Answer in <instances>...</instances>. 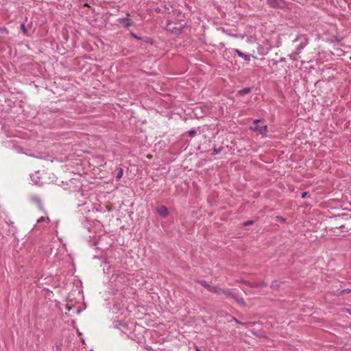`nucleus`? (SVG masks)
I'll use <instances>...</instances> for the list:
<instances>
[{
    "mask_svg": "<svg viewBox=\"0 0 351 351\" xmlns=\"http://www.w3.org/2000/svg\"><path fill=\"white\" fill-rule=\"evenodd\" d=\"M235 52L238 54L239 56L241 57V58H245V60H249V56L244 54L243 53H242L241 51H240L238 49H235Z\"/></svg>",
    "mask_w": 351,
    "mask_h": 351,
    "instance_id": "nucleus-8",
    "label": "nucleus"
},
{
    "mask_svg": "<svg viewBox=\"0 0 351 351\" xmlns=\"http://www.w3.org/2000/svg\"><path fill=\"white\" fill-rule=\"evenodd\" d=\"M21 28H22V29H23L25 31V25H21Z\"/></svg>",
    "mask_w": 351,
    "mask_h": 351,
    "instance_id": "nucleus-16",
    "label": "nucleus"
},
{
    "mask_svg": "<svg viewBox=\"0 0 351 351\" xmlns=\"http://www.w3.org/2000/svg\"><path fill=\"white\" fill-rule=\"evenodd\" d=\"M157 213L162 217H166L169 215L167 208L165 206H160L156 208Z\"/></svg>",
    "mask_w": 351,
    "mask_h": 351,
    "instance_id": "nucleus-4",
    "label": "nucleus"
},
{
    "mask_svg": "<svg viewBox=\"0 0 351 351\" xmlns=\"http://www.w3.org/2000/svg\"><path fill=\"white\" fill-rule=\"evenodd\" d=\"M308 193L306 192H304L302 194V197L305 198L307 196Z\"/></svg>",
    "mask_w": 351,
    "mask_h": 351,
    "instance_id": "nucleus-14",
    "label": "nucleus"
},
{
    "mask_svg": "<svg viewBox=\"0 0 351 351\" xmlns=\"http://www.w3.org/2000/svg\"><path fill=\"white\" fill-rule=\"evenodd\" d=\"M196 132L195 130H191L189 131V135L191 136H193L195 134Z\"/></svg>",
    "mask_w": 351,
    "mask_h": 351,
    "instance_id": "nucleus-13",
    "label": "nucleus"
},
{
    "mask_svg": "<svg viewBox=\"0 0 351 351\" xmlns=\"http://www.w3.org/2000/svg\"><path fill=\"white\" fill-rule=\"evenodd\" d=\"M183 27H184L183 25H180L178 27H173V23L171 22L168 23V24L167 25V29L169 31H171L176 34L180 33L181 29H182Z\"/></svg>",
    "mask_w": 351,
    "mask_h": 351,
    "instance_id": "nucleus-3",
    "label": "nucleus"
},
{
    "mask_svg": "<svg viewBox=\"0 0 351 351\" xmlns=\"http://www.w3.org/2000/svg\"><path fill=\"white\" fill-rule=\"evenodd\" d=\"M261 119H256L254 121V125L250 126V129L251 130H253L254 132H257L261 134H265L267 132V126L263 125V126H259L257 125L258 123L261 122Z\"/></svg>",
    "mask_w": 351,
    "mask_h": 351,
    "instance_id": "nucleus-1",
    "label": "nucleus"
},
{
    "mask_svg": "<svg viewBox=\"0 0 351 351\" xmlns=\"http://www.w3.org/2000/svg\"><path fill=\"white\" fill-rule=\"evenodd\" d=\"M123 175V171L121 168L119 169V171L117 175V179H120Z\"/></svg>",
    "mask_w": 351,
    "mask_h": 351,
    "instance_id": "nucleus-10",
    "label": "nucleus"
},
{
    "mask_svg": "<svg viewBox=\"0 0 351 351\" xmlns=\"http://www.w3.org/2000/svg\"><path fill=\"white\" fill-rule=\"evenodd\" d=\"M199 283L203 287H204L206 289H207L209 291H210L212 286L208 284L206 281L200 280L199 281Z\"/></svg>",
    "mask_w": 351,
    "mask_h": 351,
    "instance_id": "nucleus-7",
    "label": "nucleus"
},
{
    "mask_svg": "<svg viewBox=\"0 0 351 351\" xmlns=\"http://www.w3.org/2000/svg\"><path fill=\"white\" fill-rule=\"evenodd\" d=\"M252 223H253L252 221H247L243 223V226H248V225H251Z\"/></svg>",
    "mask_w": 351,
    "mask_h": 351,
    "instance_id": "nucleus-12",
    "label": "nucleus"
},
{
    "mask_svg": "<svg viewBox=\"0 0 351 351\" xmlns=\"http://www.w3.org/2000/svg\"><path fill=\"white\" fill-rule=\"evenodd\" d=\"M221 294H224L226 296H232L234 298V295L231 293V292L229 290H225L222 289Z\"/></svg>",
    "mask_w": 351,
    "mask_h": 351,
    "instance_id": "nucleus-9",
    "label": "nucleus"
},
{
    "mask_svg": "<svg viewBox=\"0 0 351 351\" xmlns=\"http://www.w3.org/2000/svg\"><path fill=\"white\" fill-rule=\"evenodd\" d=\"M195 351H202L199 348L196 347L195 348Z\"/></svg>",
    "mask_w": 351,
    "mask_h": 351,
    "instance_id": "nucleus-15",
    "label": "nucleus"
},
{
    "mask_svg": "<svg viewBox=\"0 0 351 351\" xmlns=\"http://www.w3.org/2000/svg\"><path fill=\"white\" fill-rule=\"evenodd\" d=\"M250 92H251V88H243L242 90H239L237 94L240 95H245V94H248Z\"/></svg>",
    "mask_w": 351,
    "mask_h": 351,
    "instance_id": "nucleus-6",
    "label": "nucleus"
},
{
    "mask_svg": "<svg viewBox=\"0 0 351 351\" xmlns=\"http://www.w3.org/2000/svg\"><path fill=\"white\" fill-rule=\"evenodd\" d=\"M210 291L217 294H221L222 289L218 287L212 286Z\"/></svg>",
    "mask_w": 351,
    "mask_h": 351,
    "instance_id": "nucleus-5",
    "label": "nucleus"
},
{
    "mask_svg": "<svg viewBox=\"0 0 351 351\" xmlns=\"http://www.w3.org/2000/svg\"><path fill=\"white\" fill-rule=\"evenodd\" d=\"M45 220H47L48 221H50L49 218H48V217H47V218L45 219V217H40V218L38 219V223H40V222H42V221H45Z\"/></svg>",
    "mask_w": 351,
    "mask_h": 351,
    "instance_id": "nucleus-11",
    "label": "nucleus"
},
{
    "mask_svg": "<svg viewBox=\"0 0 351 351\" xmlns=\"http://www.w3.org/2000/svg\"><path fill=\"white\" fill-rule=\"evenodd\" d=\"M269 5L274 8H283L286 5L283 0H267Z\"/></svg>",
    "mask_w": 351,
    "mask_h": 351,
    "instance_id": "nucleus-2",
    "label": "nucleus"
}]
</instances>
